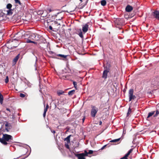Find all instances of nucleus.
Returning a JSON list of instances; mask_svg holds the SVG:
<instances>
[{"mask_svg": "<svg viewBox=\"0 0 159 159\" xmlns=\"http://www.w3.org/2000/svg\"><path fill=\"white\" fill-rule=\"evenodd\" d=\"M13 140L12 137L7 134H3V136L2 138H0V142L3 145H7L8 144H10L7 142H11Z\"/></svg>", "mask_w": 159, "mask_h": 159, "instance_id": "nucleus-1", "label": "nucleus"}, {"mask_svg": "<svg viewBox=\"0 0 159 159\" xmlns=\"http://www.w3.org/2000/svg\"><path fill=\"white\" fill-rule=\"evenodd\" d=\"M19 33H17L15 37H16V38L14 39L12 41L10 40L9 41V43H10V42H12V43L11 44V48L8 47V48L10 49H13L14 48H16L19 45V43L18 42V41L21 38L20 37H17V35Z\"/></svg>", "mask_w": 159, "mask_h": 159, "instance_id": "nucleus-2", "label": "nucleus"}, {"mask_svg": "<svg viewBox=\"0 0 159 159\" xmlns=\"http://www.w3.org/2000/svg\"><path fill=\"white\" fill-rule=\"evenodd\" d=\"M134 90L133 89H130L129 91V101H130L132 99H134L136 98L134 95H133Z\"/></svg>", "mask_w": 159, "mask_h": 159, "instance_id": "nucleus-3", "label": "nucleus"}, {"mask_svg": "<svg viewBox=\"0 0 159 159\" xmlns=\"http://www.w3.org/2000/svg\"><path fill=\"white\" fill-rule=\"evenodd\" d=\"M109 67H107V66L106 67V69L105 70L103 71L102 74V78H104L105 79H106L107 78V74L109 72L110 69V65L109 64Z\"/></svg>", "mask_w": 159, "mask_h": 159, "instance_id": "nucleus-4", "label": "nucleus"}, {"mask_svg": "<svg viewBox=\"0 0 159 159\" xmlns=\"http://www.w3.org/2000/svg\"><path fill=\"white\" fill-rule=\"evenodd\" d=\"M92 107V109L91 110V116L93 117H94L95 116V115L97 113L98 110L97 109L95 108V107L93 106Z\"/></svg>", "mask_w": 159, "mask_h": 159, "instance_id": "nucleus-5", "label": "nucleus"}, {"mask_svg": "<svg viewBox=\"0 0 159 159\" xmlns=\"http://www.w3.org/2000/svg\"><path fill=\"white\" fill-rule=\"evenodd\" d=\"M152 15L156 19L159 20V11L156 10L152 13Z\"/></svg>", "mask_w": 159, "mask_h": 159, "instance_id": "nucleus-6", "label": "nucleus"}, {"mask_svg": "<svg viewBox=\"0 0 159 159\" xmlns=\"http://www.w3.org/2000/svg\"><path fill=\"white\" fill-rule=\"evenodd\" d=\"M39 35L38 34H31L30 36V38L33 40H38Z\"/></svg>", "mask_w": 159, "mask_h": 159, "instance_id": "nucleus-7", "label": "nucleus"}, {"mask_svg": "<svg viewBox=\"0 0 159 159\" xmlns=\"http://www.w3.org/2000/svg\"><path fill=\"white\" fill-rule=\"evenodd\" d=\"M75 155L78 158V159H86L83 153L75 154Z\"/></svg>", "mask_w": 159, "mask_h": 159, "instance_id": "nucleus-8", "label": "nucleus"}, {"mask_svg": "<svg viewBox=\"0 0 159 159\" xmlns=\"http://www.w3.org/2000/svg\"><path fill=\"white\" fill-rule=\"evenodd\" d=\"M88 23H87L82 27L83 31L84 33H86L88 30L89 28V25H88Z\"/></svg>", "mask_w": 159, "mask_h": 159, "instance_id": "nucleus-9", "label": "nucleus"}, {"mask_svg": "<svg viewBox=\"0 0 159 159\" xmlns=\"http://www.w3.org/2000/svg\"><path fill=\"white\" fill-rule=\"evenodd\" d=\"M20 54H19L17 55L15 58L13 59L12 61V64L13 66L15 65L19 57Z\"/></svg>", "mask_w": 159, "mask_h": 159, "instance_id": "nucleus-10", "label": "nucleus"}, {"mask_svg": "<svg viewBox=\"0 0 159 159\" xmlns=\"http://www.w3.org/2000/svg\"><path fill=\"white\" fill-rule=\"evenodd\" d=\"M133 7L129 5H127L125 9V11L128 12H130L133 10Z\"/></svg>", "mask_w": 159, "mask_h": 159, "instance_id": "nucleus-11", "label": "nucleus"}, {"mask_svg": "<svg viewBox=\"0 0 159 159\" xmlns=\"http://www.w3.org/2000/svg\"><path fill=\"white\" fill-rule=\"evenodd\" d=\"M49 108V105L47 104L46 106V107L44 108V112L43 113V116L44 117H45L46 114V113L48 110V109Z\"/></svg>", "mask_w": 159, "mask_h": 159, "instance_id": "nucleus-12", "label": "nucleus"}, {"mask_svg": "<svg viewBox=\"0 0 159 159\" xmlns=\"http://www.w3.org/2000/svg\"><path fill=\"white\" fill-rule=\"evenodd\" d=\"M155 112V111H152L151 112H150L148 113V116L147 117V119L148 120L150 117L153 115Z\"/></svg>", "mask_w": 159, "mask_h": 159, "instance_id": "nucleus-13", "label": "nucleus"}, {"mask_svg": "<svg viewBox=\"0 0 159 159\" xmlns=\"http://www.w3.org/2000/svg\"><path fill=\"white\" fill-rule=\"evenodd\" d=\"M100 3L102 6H105L107 4V2L105 0H102L100 1Z\"/></svg>", "mask_w": 159, "mask_h": 159, "instance_id": "nucleus-14", "label": "nucleus"}, {"mask_svg": "<svg viewBox=\"0 0 159 159\" xmlns=\"http://www.w3.org/2000/svg\"><path fill=\"white\" fill-rule=\"evenodd\" d=\"M3 100V97L2 94L0 93V103L2 104Z\"/></svg>", "mask_w": 159, "mask_h": 159, "instance_id": "nucleus-15", "label": "nucleus"}, {"mask_svg": "<svg viewBox=\"0 0 159 159\" xmlns=\"http://www.w3.org/2000/svg\"><path fill=\"white\" fill-rule=\"evenodd\" d=\"M75 91L74 90H72L70 91L68 93V94L69 96H72L73 94H74L75 93Z\"/></svg>", "mask_w": 159, "mask_h": 159, "instance_id": "nucleus-16", "label": "nucleus"}, {"mask_svg": "<svg viewBox=\"0 0 159 159\" xmlns=\"http://www.w3.org/2000/svg\"><path fill=\"white\" fill-rule=\"evenodd\" d=\"M133 151V149H130L129 151L125 155V156L126 157H128V156L130 155V153L132 152Z\"/></svg>", "mask_w": 159, "mask_h": 159, "instance_id": "nucleus-17", "label": "nucleus"}, {"mask_svg": "<svg viewBox=\"0 0 159 159\" xmlns=\"http://www.w3.org/2000/svg\"><path fill=\"white\" fill-rule=\"evenodd\" d=\"M70 136L71 135H69L64 139V140H66L67 141V142L68 143H69L70 142Z\"/></svg>", "mask_w": 159, "mask_h": 159, "instance_id": "nucleus-18", "label": "nucleus"}, {"mask_svg": "<svg viewBox=\"0 0 159 159\" xmlns=\"http://www.w3.org/2000/svg\"><path fill=\"white\" fill-rule=\"evenodd\" d=\"M155 112H156V113L153 116L154 117H155L157 116V115H158V114H159V109H157L156 110V111H155Z\"/></svg>", "mask_w": 159, "mask_h": 159, "instance_id": "nucleus-19", "label": "nucleus"}, {"mask_svg": "<svg viewBox=\"0 0 159 159\" xmlns=\"http://www.w3.org/2000/svg\"><path fill=\"white\" fill-rule=\"evenodd\" d=\"M7 14L8 15H11L12 14V9H10L7 11Z\"/></svg>", "mask_w": 159, "mask_h": 159, "instance_id": "nucleus-20", "label": "nucleus"}, {"mask_svg": "<svg viewBox=\"0 0 159 159\" xmlns=\"http://www.w3.org/2000/svg\"><path fill=\"white\" fill-rule=\"evenodd\" d=\"M57 56L61 57H62L64 58H66L67 57V55H62L60 54H58L57 55Z\"/></svg>", "mask_w": 159, "mask_h": 159, "instance_id": "nucleus-21", "label": "nucleus"}, {"mask_svg": "<svg viewBox=\"0 0 159 159\" xmlns=\"http://www.w3.org/2000/svg\"><path fill=\"white\" fill-rule=\"evenodd\" d=\"M120 138H119L118 139H113L110 141L111 142H117L119 141Z\"/></svg>", "mask_w": 159, "mask_h": 159, "instance_id": "nucleus-22", "label": "nucleus"}, {"mask_svg": "<svg viewBox=\"0 0 159 159\" xmlns=\"http://www.w3.org/2000/svg\"><path fill=\"white\" fill-rule=\"evenodd\" d=\"M80 33L78 34L79 36L81 38H83V36L82 34V32L81 30V29H80Z\"/></svg>", "mask_w": 159, "mask_h": 159, "instance_id": "nucleus-23", "label": "nucleus"}, {"mask_svg": "<svg viewBox=\"0 0 159 159\" xmlns=\"http://www.w3.org/2000/svg\"><path fill=\"white\" fill-rule=\"evenodd\" d=\"M12 6L11 4L9 3L7 5V8L9 9H11Z\"/></svg>", "mask_w": 159, "mask_h": 159, "instance_id": "nucleus-24", "label": "nucleus"}, {"mask_svg": "<svg viewBox=\"0 0 159 159\" xmlns=\"http://www.w3.org/2000/svg\"><path fill=\"white\" fill-rule=\"evenodd\" d=\"M64 93V92L62 90H60L57 92V93L59 96L62 94Z\"/></svg>", "mask_w": 159, "mask_h": 159, "instance_id": "nucleus-25", "label": "nucleus"}, {"mask_svg": "<svg viewBox=\"0 0 159 159\" xmlns=\"http://www.w3.org/2000/svg\"><path fill=\"white\" fill-rule=\"evenodd\" d=\"M73 84L74 85V87L76 89H77V83L75 81L73 82Z\"/></svg>", "mask_w": 159, "mask_h": 159, "instance_id": "nucleus-26", "label": "nucleus"}, {"mask_svg": "<svg viewBox=\"0 0 159 159\" xmlns=\"http://www.w3.org/2000/svg\"><path fill=\"white\" fill-rule=\"evenodd\" d=\"M120 20L119 19H116L115 21L116 24H117L118 25H120Z\"/></svg>", "mask_w": 159, "mask_h": 159, "instance_id": "nucleus-27", "label": "nucleus"}, {"mask_svg": "<svg viewBox=\"0 0 159 159\" xmlns=\"http://www.w3.org/2000/svg\"><path fill=\"white\" fill-rule=\"evenodd\" d=\"M131 112V109L129 107V108L128 112L127 113V116H128L129 114Z\"/></svg>", "mask_w": 159, "mask_h": 159, "instance_id": "nucleus-28", "label": "nucleus"}, {"mask_svg": "<svg viewBox=\"0 0 159 159\" xmlns=\"http://www.w3.org/2000/svg\"><path fill=\"white\" fill-rule=\"evenodd\" d=\"M5 82L6 83H7L9 81V78L8 76L6 77V79L5 80Z\"/></svg>", "mask_w": 159, "mask_h": 159, "instance_id": "nucleus-29", "label": "nucleus"}, {"mask_svg": "<svg viewBox=\"0 0 159 159\" xmlns=\"http://www.w3.org/2000/svg\"><path fill=\"white\" fill-rule=\"evenodd\" d=\"M16 3H18L19 5H21L22 4L20 1L19 0H14Z\"/></svg>", "mask_w": 159, "mask_h": 159, "instance_id": "nucleus-30", "label": "nucleus"}, {"mask_svg": "<svg viewBox=\"0 0 159 159\" xmlns=\"http://www.w3.org/2000/svg\"><path fill=\"white\" fill-rule=\"evenodd\" d=\"M83 153L84 154V156H88V152H87L86 150H84V153Z\"/></svg>", "mask_w": 159, "mask_h": 159, "instance_id": "nucleus-31", "label": "nucleus"}, {"mask_svg": "<svg viewBox=\"0 0 159 159\" xmlns=\"http://www.w3.org/2000/svg\"><path fill=\"white\" fill-rule=\"evenodd\" d=\"M20 97L24 98L25 96V94H23L22 93H20Z\"/></svg>", "mask_w": 159, "mask_h": 159, "instance_id": "nucleus-32", "label": "nucleus"}, {"mask_svg": "<svg viewBox=\"0 0 159 159\" xmlns=\"http://www.w3.org/2000/svg\"><path fill=\"white\" fill-rule=\"evenodd\" d=\"M93 153V151L92 150H89L88 152V154H91Z\"/></svg>", "mask_w": 159, "mask_h": 159, "instance_id": "nucleus-33", "label": "nucleus"}, {"mask_svg": "<svg viewBox=\"0 0 159 159\" xmlns=\"http://www.w3.org/2000/svg\"><path fill=\"white\" fill-rule=\"evenodd\" d=\"M65 146L67 149H69L70 148V147L68 143H66L65 144Z\"/></svg>", "mask_w": 159, "mask_h": 159, "instance_id": "nucleus-34", "label": "nucleus"}, {"mask_svg": "<svg viewBox=\"0 0 159 159\" xmlns=\"http://www.w3.org/2000/svg\"><path fill=\"white\" fill-rule=\"evenodd\" d=\"M26 42L27 43H31L32 42V41L29 39H27L26 40Z\"/></svg>", "mask_w": 159, "mask_h": 159, "instance_id": "nucleus-35", "label": "nucleus"}, {"mask_svg": "<svg viewBox=\"0 0 159 159\" xmlns=\"http://www.w3.org/2000/svg\"><path fill=\"white\" fill-rule=\"evenodd\" d=\"M107 146V144L104 145L100 149L101 150H102L103 149H104Z\"/></svg>", "mask_w": 159, "mask_h": 159, "instance_id": "nucleus-36", "label": "nucleus"}, {"mask_svg": "<svg viewBox=\"0 0 159 159\" xmlns=\"http://www.w3.org/2000/svg\"><path fill=\"white\" fill-rule=\"evenodd\" d=\"M120 159H128L127 157H126L125 156L124 157H122V158H121Z\"/></svg>", "mask_w": 159, "mask_h": 159, "instance_id": "nucleus-37", "label": "nucleus"}, {"mask_svg": "<svg viewBox=\"0 0 159 159\" xmlns=\"http://www.w3.org/2000/svg\"><path fill=\"white\" fill-rule=\"evenodd\" d=\"M85 116H84L83 118L82 119L83 123L84 122V120H85Z\"/></svg>", "mask_w": 159, "mask_h": 159, "instance_id": "nucleus-38", "label": "nucleus"}, {"mask_svg": "<svg viewBox=\"0 0 159 159\" xmlns=\"http://www.w3.org/2000/svg\"><path fill=\"white\" fill-rule=\"evenodd\" d=\"M51 131L52 133H53L54 134L56 133L55 131L53 130H51Z\"/></svg>", "mask_w": 159, "mask_h": 159, "instance_id": "nucleus-39", "label": "nucleus"}, {"mask_svg": "<svg viewBox=\"0 0 159 159\" xmlns=\"http://www.w3.org/2000/svg\"><path fill=\"white\" fill-rule=\"evenodd\" d=\"M49 29L50 30H52V27L51 26H49Z\"/></svg>", "mask_w": 159, "mask_h": 159, "instance_id": "nucleus-40", "label": "nucleus"}, {"mask_svg": "<svg viewBox=\"0 0 159 159\" xmlns=\"http://www.w3.org/2000/svg\"><path fill=\"white\" fill-rule=\"evenodd\" d=\"M31 43H34L35 44H37V43L36 42L33 41H32V42Z\"/></svg>", "mask_w": 159, "mask_h": 159, "instance_id": "nucleus-41", "label": "nucleus"}, {"mask_svg": "<svg viewBox=\"0 0 159 159\" xmlns=\"http://www.w3.org/2000/svg\"><path fill=\"white\" fill-rule=\"evenodd\" d=\"M102 122L101 121H100L99 122V125H101L102 124Z\"/></svg>", "mask_w": 159, "mask_h": 159, "instance_id": "nucleus-42", "label": "nucleus"}, {"mask_svg": "<svg viewBox=\"0 0 159 159\" xmlns=\"http://www.w3.org/2000/svg\"><path fill=\"white\" fill-rule=\"evenodd\" d=\"M6 110L8 111H9V112H10V109L8 108H7L6 109Z\"/></svg>", "mask_w": 159, "mask_h": 159, "instance_id": "nucleus-43", "label": "nucleus"}, {"mask_svg": "<svg viewBox=\"0 0 159 159\" xmlns=\"http://www.w3.org/2000/svg\"><path fill=\"white\" fill-rule=\"evenodd\" d=\"M1 18H2V17L0 16V23H1L2 22V20H1Z\"/></svg>", "mask_w": 159, "mask_h": 159, "instance_id": "nucleus-44", "label": "nucleus"}, {"mask_svg": "<svg viewBox=\"0 0 159 159\" xmlns=\"http://www.w3.org/2000/svg\"><path fill=\"white\" fill-rule=\"evenodd\" d=\"M51 11V9H50L49 10V11L50 12V11Z\"/></svg>", "mask_w": 159, "mask_h": 159, "instance_id": "nucleus-45", "label": "nucleus"}, {"mask_svg": "<svg viewBox=\"0 0 159 159\" xmlns=\"http://www.w3.org/2000/svg\"><path fill=\"white\" fill-rule=\"evenodd\" d=\"M80 0L81 1V2H82L83 0Z\"/></svg>", "mask_w": 159, "mask_h": 159, "instance_id": "nucleus-46", "label": "nucleus"}, {"mask_svg": "<svg viewBox=\"0 0 159 159\" xmlns=\"http://www.w3.org/2000/svg\"><path fill=\"white\" fill-rule=\"evenodd\" d=\"M157 122H159V121H157Z\"/></svg>", "mask_w": 159, "mask_h": 159, "instance_id": "nucleus-47", "label": "nucleus"}, {"mask_svg": "<svg viewBox=\"0 0 159 159\" xmlns=\"http://www.w3.org/2000/svg\"><path fill=\"white\" fill-rule=\"evenodd\" d=\"M1 20H3L1 19Z\"/></svg>", "mask_w": 159, "mask_h": 159, "instance_id": "nucleus-48", "label": "nucleus"}, {"mask_svg": "<svg viewBox=\"0 0 159 159\" xmlns=\"http://www.w3.org/2000/svg\"><path fill=\"white\" fill-rule=\"evenodd\" d=\"M14 159H16V158H14Z\"/></svg>", "mask_w": 159, "mask_h": 159, "instance_id": "nucleus-49", "label": "nucleus"}]
</instances>
